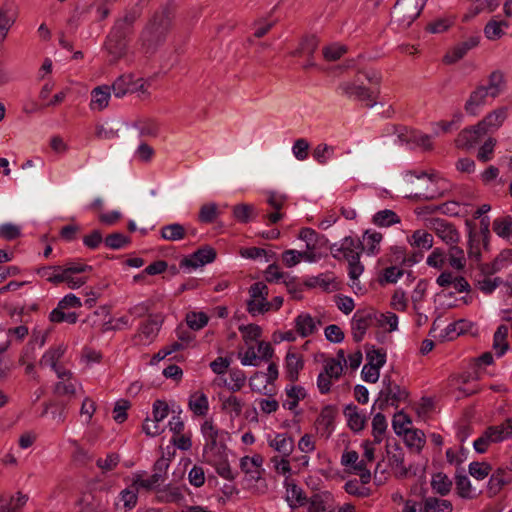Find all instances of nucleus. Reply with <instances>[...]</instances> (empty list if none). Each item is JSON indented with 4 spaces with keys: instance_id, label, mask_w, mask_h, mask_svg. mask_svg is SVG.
I'll return each instance as SVG.
<instances>
[{
    "instance_id": "obj_42",
    "label": "nucleus",
    "mask_w": 512,
    "mask_h": 512,
    "mask_svg": "<svg viewBox=\"0 0 512 512\" xmlns=\"http://www.w3.org/2000/svg\"><path fill=\"white\" fill-rule=\"evenodd\" d=\"M449 263L450 265L458 270L463 269L465 264L464 251L456 244L449 248Z\"/></svg>"
},
{
    "instance_id": "obj_40",
    "label": "nucleus",
    "mask_w": 512,
    "mask_h": 512,
    "mask_svg": "<svg viewBox=\"0 0 512 512\" xmlns=\"http://www.w3.org/2000/svg\"><path fill=\"white\" fill-rule=\"evenodd\" d=\"M15 22V18L9 15V9L3 6L0 9V42H3L9 29Z\"/></svg>"
},
{
    "instance_id": "obj_52",
    "label": "nucleus",
    "mask_w": 512,
    "mask_h": 512,
    "mask_svg": "<svg viewBox=\"0 0 512 512\" xmlns=\"http://www.w3.org/2000/svg\"><path fill=\"white\" fill-rule=\"evenodd\" d=\"M334 154V147L327 144H319L313 151V157L317 162L324 164Z\"/></svg>"
},
{
    "instance_id": "obj_44",
    "label": "nucleus",
    "mask_w": 512,
    "mask_h": 512,
    "mask_svg": "<svg viewBox=\"0 0 512 512\" xmlns=\"http://www.w3.org/2000/svg\"><path fill=\"white\" fill-rule=\"evenodd\" d=\"M49 319L54 323L66 321L70 324H74L78 319V315L75 312L65 313L64 309L57 307L50 313Z\"/></svg>"
},
{
    "instance_id": "obj_64",
    "label": "nucleus",
    "mask_w": 512,
    "mask_h": 512,
    "mask_svg": "<svg viewBox=\"0 0 512 512\" xmlns=\"http://www.w3.org/2000/svg\"><path fill=\"white\" fill-rule=\"evenodd\" d=\"M217 216L216 204L203 205L199 212V219L204 223H211Z\"/></svg>"
},
{
    "instance_id": "obj_49",
    "label": "nucleus",
    "mask_w": 512,
    "mask_h": 512,
    "mask_svg": "<svg viewBox=\"0 0 512 512\" xmlns=\"http://www.w3.org/2000/svg\"><path fill=\"white\" fill-rule=\"evenodd\" d=\"M271 308L272 303H269V301H263L257 298H250L247 301V311L252 315H255L256 313H265Z\"/></svg>"
},
{
    "instance_id": "obj_57",
    "label": "nucleus",
    "mask_w": 512,
    "mask_h": 512,
    "mask_svg": "<svg viewBox=\"0 0 512 512\" xmlns=\"http://www.w3.org/2000/svg\"><path fill=\"white\" fill-rule=\"evenodd\" d=\"M484 34L489 40H497L504 35L498 21L492 19L484 27Z\"/></svg>"
},
{
    "instance_id": "obj_36",
    "label": "nucleus",
    "mask_w": 512,
    "mask_h": 512,
    "mask_svg": "<svg viewBox=\"0 0 512 512\" xmlns=\"http://www.w3.org/2000/svg\"><path fill=\"white\" fill-rule=\"evenodd\" d=\"M412 245L429 250L433 246V236L422 230H416L413 232L412 236Z\"/></svg>"
},
{
    "instance_id": "obj_8",
    "label": "nucleus",
    "mask_w": 512,
    "mask_h": 512,
    "mask_svg": "<svg viewBox=\"0 0 512 512\" xmlns=\"http://www.w3.org/2000/svg\"><path fill=\"white\" fill-rule=\"evenodd\" d=\"M486 134L487 131L478 122L474 126L463 129L455 139V144L458 148H471Z\"/></svg>"
},
{
    "instance_id": "obj_54",
    "label": "nucleus",
    "mask_w": 512,
    "mask_h": 512,
    "mask_svg": "<svg viewBox=\"0 0 512 512\" xmlns=\"http://www.w3.org/2000/svg\"><path fill=\"white\" fill-rule=\"evenodd\" d=\"M347 52V48L344 45H330L323 48V56L327 61H336Z\"/></svg>"
},
{
    "instance_id": "obj_58",
    "label": "nucleus",
    "mask_w": 512,
    "mask_h": 512,
    "mask_svg": "<svg viewBox=\"0 0 512 512\" xmlns=\"http://www.w3.org/2000/svg\"><path fill=\"white\" fill-rule=\"evenodd\" d=\"M343 371V366L340 361H336V359H328L324 365V373L327 374L331 378L338 379Z\"/></svg>"
},
{
    "instance_id": "obj_31",
    "label": "nucleus",
    "mask_w": 512,
    "mask_h": 512,
    "mask_svg": "<svg viewBox=\"0 0 512 512\" xmlns=\"http://www.w3.org/2000/svg\"><path fill=\"white\" fill-rule=\"evenodd\" d=\"M186 231L183 225L173 223L163 226L161 229V236L168 241H177L185 237Z\"/></svg>"
},
{
    "instance_id": "obj_60",
    "label": "nucleus",
    "mask_w": 512,
    "mask_h": 512,
    "mask_svg": "<svg viewBox=\"0 0 512 512\" xmlns=\"http://www.w3.org/2000/svg\"><path fill=\"white\" fill-rule=\"evenodd\" d=\"M239 330L243 333L245 342L257 340L261 336V327L256 324L242 325Z\"/></svg>"
},
{
    "instance_id": "obj_59",
    "label": "nucleus",
    "mask_w": 512,
    "mask_h": 512,
    "mask_svg": "<svg viewBox=\"0 0 512 512\" xmlns=\"http://www.w3.org/2000/svg\"><path fill=\"white\" fill-rule=\"evenodd\" d=\"M369 364H374L376 367H382L386 362V352L383 349H371L366 353Z\"/></svg>"
},
{
    "instance_id": "obj_25",
    "label": "nucleus",
    "mask_w": 512,
    "mask_h": 512,
    "mask_svg": "<svg viewBox=\"0 0 512 512\" xmlns=\"http://www.w3.org/2000/svg\"><path fill=\"white\" fill-rule=\"evenodd\" d=\"M133 85V76L129 75H121L119 76L110 87L113 90V93L116 97H123L128 92H134L131 89Z\"/></svg>"
},
{
    "instance_id": "obj_9",
    "label": "nucleus",
    "mask_w": 512,
    "mask_h": 512,
    "mask_svg": "<svg viewBox=\"0 0 512 512\" xmlns=\"http://www.w3.org/2000/svg\"><path fill=\"white\" fill-rule=\"evenodd\" d=\"M201 432L206 439V444L203 449V456L208 462H211L210 454L217 449V438L219 435L218 429L215 427L211 420H206L201 426Z\"/></svg>"
},
{
    "instance_id": "obj_7",
    "label": "nucleus",
    "mask_w": 512,
    "mask_h": 512,
    "mask_svg": "<svg viewBox=\"0 0 512 512\" xmlns=\"http://www.w3.org/2000/svg\"><path fill=\"white\" fill-rule=\"evenodd\" d=\"M374 319H376V314L373 311H357L354 314L352 319V335L355 342L362 341Z\"/></svg>"
},
{
    "instance_id": "obj_5",
    "label": "nucleus",
    "mask_w": 512,
    "mask_h": 512,
    "mask_svg": "<svg viewBox=\"0 0 512 512\" xmlns=\"http://www.w3.org/2000/svg\"><path fill=\"white\" fill-rule=\"evenodd\" d=\"M480 41L479 35H472L468 39L457 43L443 57L445 64H454L465 57L471 49L475 48Z\"/></svg>"
},
{
    "instance_id": "obj_61",
    "label": "nucleus",
    "mask_w": 512,
    "mask_h": 512,
    "mask_svg": "<svg viewBox=\"0 0 512 512\" xmlns=\"http://www.w3.org/2000/svg\"><path fill=\"white\" fill-rule=\"evenodd\" d=\"M309 147L310 145L307 140L303 138L297 139L292 147L294 156L300 161L305 160L308 157Z\"/></svg>"
},
{
    "instance_id": "obj_39",
    "label": "nucleus",
    "mask_w": 512,
    "mask_h": 512,
    "mask_svg": "<svg viewBox=\"0 0 512 512\" xmlns=\"http://www.w3.org/2000/svg\"><path fill=\"white\" fill-rule=\"evenodd\" d=\"M403 274V270L397 268L396 266H390L382 271V274L378 278V282L381 286H384L388 283L394 284Z\"/></svg>"
},
{
    "instance_id": "obj_27",
    "label": "nucleus",
    "mask_w": 512,
    "mask_h": 512,
    "mask_svg": "<svg viewBox=\"0 0 512 512\" xmlns=\"http://www.w3.org/2000/svg\"><path fill=\"white\" fill-rule=\"evenodd\" d=\"M269 444L272 448L286 457L292 453L294 447L293 439L286 437L285 434H277L275 439L271 440Z\"/></svg>"
},
{
    "instance_id": "obj_34",
    "label": "nucleus",
    "mask_w": 512,
    "mask_h": 512,
    "mask_svg": "<svg viewBox=\"0 0 512 512\" xmlns=\"http://www.w3.org/2000/svg\"><path fill=\"white\" fill-rule=\"evenodd\" d=\"M373 222L378 226H391L393 224L399 223L400 218L397 214L389 209H385L377 212L373 217Z\"/></svg>"
},
{
    "instance_id": "obj_13",
    "label": "nucleus",
    "mask_w": 512,
    "mask_h": 512,
    "mask_svg": "<svg viewBox=\"0 0 512 512\" xmlns=\"http://www.w3.org/2000/svg\"><path fill=\"white\" fill-rule=\"evenodd\" d=\"M484 87L490 93V97H498L506 88L505 74L501 70H495L488 76V83Z\"/></svg>"
},
{
    "instance_id": "obj_53",
    "label": "nucleus",
    "mask_w": 512,
    "mask_h": 512,
    "mask_svg": "<svg viewBox=\"0 0 512 512\" xmlns=\"http://www.w3.org/2000/svg\"><path fill=\"white\" fill-rule=\"evenodd\" d=\"M495 145L496 139L492 137L488 138L478 150V160L482 162H487L491 160Z\"/></svg>"
},
{
    "instance_id": "obj_62",
    "label": "nucleus",
    "mask_w": 512,
    "mask_h": 512,
    "mask_svg": "<svg viewBox=\"0 0 512 512\" xmlns=\"http://www.w3.org/2000/svg\"><path fill=\"white\" fill-rule=\"evenodd\" d=\"M354 96L359 101H366L367 107H373L376 105L375 97L373 96V93L366 87L357 85L356 90L354 92Z\"/></svg>"
},
{
    "instance_id": "obj_2",
    "label": "nucleus",
    "mask_w": 512,
    "mask_h": 512,
    "mask_svg": "<svg viewBox=\"0 0 512 512\" xmlns=\"http://www.w3.org/2000/svg\"><path fill=\"white\" fill-rule=\"evenodd\" d=\"M170 23V12L164 9L160 14H155L147 24L140 37L142 49L146 54L155 53L157 47L164 42Z\"/></svg>"
},
{
    "instance_id": "obj_46",
    "label": "nucleus",
    "mask_w": 512,
    "mask_h": 512,
    "mask_svg": "<svg viewBox=\"0 0 512 512\" xmlns=\"http://www.w3.org/2000/svg\"><path fill=\"white\" fill-rule=\"evenodd\" d=\"M491 469V465L486 462H472L469 465L470 475L478 480L486 478L489 475Z\"/></svg>"
},
{
    "instance_id": "obj_35",
    "label": "nucleus",
    "mask_w": 512,
    "mask_h": 512,
    "mask_svg": "<svg viewBox=\"0 0 512 512\" xmlns=\"http://www.w3.org/2000/svg\"><path fill=\"white\" fill-rule=\"evenodd\" d=\"M189 407L197 416H205L208 412V399L205 394L193 395L189 400Z\"/></svg>"
},
{
    "instance_id": "obj_11",
    "label": "nucleus",
    "mask_w": 512,
    "mask_h": 512,
    "mask_svg": "<svg viewBox=\"0 0 512 512\" xmlns=\"http://www.w3.org/2000/svg\"><path fill=\"white\" fill-rule=\"evenodd\" d=\"M490 96L488 90L484 87V85H478L469 95V98L465 102L464 109L465 111L475 116L477 114V109L486 103V99Z\"/></svg>"
},
{
    "instance_id": "obj_19",
    "label": "nucleus",
    "mask_w": 512,
    "mask_h": 512,
    "mask_svg": "<svg viewBox=\"0 0 512 512\" xmlns=\"http://www.w3.org/2000/svg\"><path fill=\"white\" fill-rule=\"evenodd\" d=\"M336 414L337 409L334 406L327 405L322 409L317 418L316 423L324 430L326 438H328L331 433Z\"/></svg>"
},
{
    "instance_id": "obj_38",
    "label": "nucleus",
    "mask_w": 512,
    "mask_h": 512,
    "mask_svg": "<svg viewBox=\"0 0 512 512\" xmlns=\"http://www.w3.org/2000/svg\"><path fill=\"white\" fill-rule=\"evenodd\" d=\"M381 396H387L391 400V405L397 407L398 402L406 400L408 392L395 384L391 389L381 390Z\"/></svg>"
},
{
    "instance_id": "obj_33",
    "label": "nucleus",
    "mask_w": 512,
    "mask_h": 512,
    "mask_svg": "<svg viewBox=\"0 0 512 512\" xmlns=\"http://www.w3.org/2000/svg\"><path fill=\"white\" fill-rule=\"evenodd\" d=\"M254 210L253 205L240 203L233 207V217L241 223H248L254 217Z\"/></svg>"
},
{
    "instance_id": "obj_47",
    "label": "nucleus",
    "mask_w": 512,
    "mask_h": 512,
    "mask_svg": "<svg viewBox=\"0 0 512 512\" xmlns=\"http://www.w3.org/2000/svg\"><path fill=\"white\" fill-rule=\"evenodd\" d=\"M345 491L350 494L357 497H368L370 495V489L365 487L363 484L359 485L358 480H349L345 483L344 486Z\"/></svg>"
},
{
    "instance_id": "obj_63",
    "label": "nucleus",
    "mask_w": 512,
    "mask_h": 512,
    "mask_svg": "<svg viewBox=\"0 0 512 512\" xmlns=\"http://www.w3.org/2000/svg\"><path fill=\"white\" fill-rule=\"evenodd\" d=\"M159 498L165 502L179 503L184 499V496L178 487H169L161 492Z\"/></svg>"
},
{
    "instance_id": "obj_6",
    "label": "nucleus",
    "mask_w": 512,
    "mask_h": 512,
    "mask_svg": "<svg viewBox=\"0 0 512 512\" xmlns=\"http://www.w3.org/2000/svg\"><path fill=\"white\" fill-rule=\"evenodd\" d=\"M216 250L211 246H204L195 251L192 255L184 257L180 261V267L198 268L211 263L216 259Z\"/></svg>"
},
{
    "instance_id": "obj_10",
    "label": "nucleus",
    "mask_w": 512,
    "mask_h": 512,
    "mask_svg": "<svg viewBox=\"0 0 512 512\" xmlns=\"http://www.w3.org/2000/svg\"><path fill=\"white\" fill-rule=\"evenodd\" d=\"M163 323V317L160 314L149 315L146 322L142 323L139 328V334L135 335V338H145L147 342H152L157 336Z\"/></svg>"
},
{
    "instance_id": "obj_30",
    "label": "nucleus",
    "mask_w": 512,
    "mask_h": 512,
    "mask_svg": "<svg viewBox=\"0 0 512 512\" xmlns=\"http://www.w3.org/2000/svg\"><path fill=\"white\" fill-rule=\"evenodd\" d=\"M431 486L435 492L444 496L447 495L452 487V481L442 472L433 475Z\"/></svg>"
},
{
    "instance_id": "obj_15",
    "label": "nucleus",
    "mask_w": 512,
    "mask_h": 512,
    "mask_svg": "<svg viewBox=\"0 0 512 512\" xmlns=\"http://www.w3.org/2000/svg\"><path fill=\"white\" fill-rule=\"evenodd\" d=\"M304 362L300 354L288 352L286 355V373L291 382H296L299 377L300 370L303 369Z\"/></svg>"
},
{
    "instance_id": "obj_48",
    "label": "nucleus",
    "mask_w": 512,
    "mask_h": 512,
    "mask_svg": "<svg viewBox=\"0 0 512 512\" xmlns=\"http://www.w3.org/2000/svg\"><path fill=\"white\" fill-rule=\"evenodd\" d=\"M135 126L141 136L155 137L158 133L157 123L150 119L137 121Z\"/></svg>"
},
{
    "instance_id": "obj_24",
    "label": "nucleus",
    "mask_w": 512,
    "mask_h": 512,
    "mask_svg": "<svg viewBox=\"0 0 512 512\" xmlns=\"http://www.w3.org/2000/svg\"><path fill=\"white\" fill-rule=\"evenodd\" d=\"M404 441L408 447L420 452L425 444V434L418 429H406L404 430Z\"/></svg>"
},
{
    "instance_id": "obj_17",
    "label": "nucleus",
    "mask_w": 512,
    "mask_h": 512,
    "mask_svg": "<svg viewBox=\"0 0 512 512\" xmlns=\"http://www.w3.org/2000/svg\"><path fill=\"white\" fill-rule=\"evenodd\" d=\"M344 415L348 419V426L353 431H361L365 427L366 418L358 412L357 406L350 404L344 409Z\"/></svg>"
},
{
    "instance_id": "obj_23",
    "label": "nucleus",
    "mask_w": 512,
    "mask_h": 512,
    "mask_svg": "<svg viewBox=\"0 0 512 512\" xmlns=\"http://www.w3.org/2000/svg\"><path fill=\"white\" fill-rule=\"evenodd\" d=\"M508 336V327L505 325H500L493 337V348L496 350L497 356H502L509 348V344L507 342Z\"/></svg>"
},
{
    "instance_id": "obj_18",
    "label": "nucleus",
    "mask_w": 512,
    "mask_h": 512,
    "mask_svg": "<svg viewBox=\"0 0 512 512\" xmlns=\"http://www.w3.org/2000/svg\"><path fill=\"white\" fill-rule=\"evenodd\" d=\"M507 426H489L484 432L488 435L491 443L500 442L510 436H512V420H506Z\"/></svg>"
},
{
    "instance_id": "obj_20",
    "label": "nucleus",
    "mask_w": 512,
    "mask_h": 512,
    "mask_svg": "<svg viewBox=\"0 0 512 512\" xmlns=\"http://www.w3.org/2000/svg\"><path fill=\"white\" fill-rule=\"evenodd\" d=\"M285 485L287 490L286 500L288 501L290 507L293 508L296 505L303 506L308 502L303 490L294 482L286 481Z\"/></svg>"
},
{
    "instance_id": "obj_4",
    "label": "nucleus",
    "mask_w": 512,
    "mask_h": 512,
    "mask_svg": "<svg viewBox=\"0 0 512 512\" xmlns=\"http://www.w3.org/2000/svg\"><path fill=\"white\" fill-rule=\"evenodd\" d=\"M428 227L447 245L452 246L460 240V234L455 226L444 219L433 218L429 221Z\"/></svg>"
},
{
    "instance_id": "obj_32",
    "label": "nucleus",
    "mask_w": 512,
    "mask_h": 512,
    "mask_svg": "<svg viewBox=\"0 0 512 512\" xmlns=\"http://www.w3.org/2000/svg\"><path fill=\"white\" fill-rule=\"evenodd\" d=\"M318 47V39L314 35L305 36L298 47L297 50L293 52L294 56L298 55H308L311 57Z\"/></svg>"
},
{
    "instance_id": "obj_55",
    "label": "nucleus",
    "mask_w": 512,
    "mask_h": 512,
    "mask_svg": "<svg viewBox=\"0 0 512 512\" xmlns=\"http://www.w3.org/2000/svg\"><path fill=\"white\" fill-rule=\"evenodd\" d=\"M457 493L462 498H471V483L466 475H456Z\"/></svg>"
},
{
    "instance_id": "obj_50",
    "label": "nucleus",
    "mask_w": 512,
    "mask_h": 512,
    "mask_svg": "<svg viewBox=\"0 0 512 512\" xmlns=\"http://www.w3.org/2000/svg\"><path fill=\"white\" fill-rule=\"evenodd\" d=\"M243 402L234 395H231L223 400L222 409L228 413H234L239 416L242 412Z\"/></svg>"
},
{
    "instance_id": "obj_56",
    "label": "nucleus",
    "mask_w": 512,
    "mask_h": 512,
    "mask_svg": "<svg viewBox=\"0 0 512 512\" xmlns=\"http://www.w3.org/2000/svg\"><path fill=\"white\" fill-rule=\"evenodd\" d=\"M160 481H162V475L160 473H153L148 479H141L140 476H137V478L133 481V486L136 487H142L145 489H152L154 488Z\"/></svg>"
},
{
    "instance_id": "obj_51",
    "label": "nucleus",
    "mask_w": 512,
    "mask_h": 512,
    "mask_svg": "<svg viewBox=\"0 0 512 512\" xmlns=\"http://www.w3.org/2000/svg\"><path fill=\"white\" fill-rule=\"evenodd\" d=\"M91 270L92 266L90 265L74 262L67 263L65 267L55 266L54 268V271H61V273H65L66 275L78 274Z\"/></svg>"
},
{
    "instance_id": "obj_45",
    "label": "nucleus",
    "mask_w": 512,
    "mask_h": 512,
    "mask_svg": "<svg viewBox=\"0 0 512 512\" xmlns=\"http://www.w3.org/2000/svg\"><path fill=\"white\" fill-rule=\"evenodd\" d=\"M87 281L86 277L74 278L72 275H66L65 273H61L59 276H54L50 278V282L53 284H59L62 282H66L68 286L72 289L79 288L84 285Z\"/></svg>"
},
{
    "instance_id": "obj_21",
    "label": "nucleus",
    "mask_w": 512,
    "mask_h": 512,
    "mask_svg": "<svg viewBox=\"0 0 512 512\" xmlns=\"http://www.w3.org/2000/svg\"><path fill=\"white\" fill-rule=\"evenodd\" d=\"M299 238L305 241L308 250H316L325 242L324 237L311 228H302L299 232Z\"/></svg>"
},
{
    "instance_id": "obj_16",
    "label": "nucleus",
    "mask_w": 512,
    "mask_h": 512,
    "mask_svg": "<svg viewBox=\"0 0 512 512\" xmlns=\"http://www.w3.org/2000/svg\"><path fill=\"white\" fill-rule=\"evenodd\" d=\"M65 351L66 347L63 345L50 348L42 355L41 359L39 360V366H49L55 370L58 367V362L63 357Z\"/></svg>"
},
{
    "instance_id": "obj_3",
    "label": "nucleus",
    "mask_w": 512,
    "mask_h": 512,
    "mask_svg": "<svg viewBox=\"0 0 512 512\" xmlns=\"http://www.w3.org/2000/svg\"><path fill=\"white\" fill-rule=\"evenodd\" d=\"M427 0H397L393 17L403 27H409L417 19L423 10Z\"/></svg>"
},
{
    "instance_id": "obj_29",
    "label": "nucleus",
    "mask_w": 512,
    "mask_h": 512,
    "mask_svg": "<svg viewBox=\"0 0 512 512\" xmlns=\"http://www.w3.org/2000/svg\"><path fill=\"white\" fill-rule=\"evenodd\" d=\"M493 231L502 238L512 237V216L496 218L493 221Z\"/></svg>"
},
{
    "instance_id": "obj_12",
    "label": "nucleus",
    "mask_w": 512,
    "mask_h": 512,
    "mask_svg": "<svg viewBox=\"0 0 512 512\" xmlns=\"http://www.w3.org/2000/svg\"><path fill=\"white\" fill-rule=\"evenodd\" d=\"M508 115L507 107H499L488 113L481 121L480 126L484 127L487 133L498 130Z\"/></svg>"
},
{
    "instance_id": "obj_26",
    "label": "nucleus",
    "mask_w": 512,
    "mask_h": 512,
    "mask_svg": "<svg viewBox=\"0 0 512 512\" xmlns=\"http://www.w3.org/2000/svg\"><path fill=\"white\" fill-rule=\"evenodd\" d=\"M425 512H451L452 503L446 499L427 497L424 499Z\"/></svg>"
},
{
    "instance_id": "obj_14",
    "label": "nucleus",
    "mask_w": 512,
    "mask_h": 512,
    "mask_svg": "<svg viewBox=\"0 0 512 512\" xmlns=\"http://www.w3.org/2000/svg\"><path fill=\"white\" fill-rule=\"evenodd\" d=\"M90 107L94 110H103L108 106L111 96V88L108 85L98 86L91 92Z\"/></svg>"
},
{
    "instance_id": "obj_43",
    "label": "nucleus",
    "mask_w": 512,
    "mask_h": 512,
    "mask_svg": "<svg viewBox=\"0 0 512 512\" xmlns=\"http://www.w3.org/2000/svg\"><path fill=\"white\" fill-rule=\"evenodd\" d=\"M208 316L203 312H190L186 315L187 325L193 330H200L208 323Z\"/></svg>"
},
{
    "instance_id": "obj_41",
    "label": "nucleus",
    "mask_w": 512,
    "mask_h": 512,
    "mask_svg": "<svg viewBox=\"0 0 512 512\" xmlns=\"http://www.w3.org/2000/svg\"><path fill=\"white\" fill-rule=\"evenodd\" d=\"M130 243V238L122 233L115 232L106 236L105 245L111 249H121Z\"/></svg>"
},
{
    "instance_id": "obj_37",
    "label": "nucleus",
    "mask_w": 512,
    "mask_h": 512,
    "mask_svg": "<svg viewBox=\"0 0 512 512\" xmlns=\"http://www.w3.org/2000/svg\"><path fill=\"white\" fill-rule=\"evenodd\" d=\"M263 463V457L261 455H254L253 457L245 456L241 459L240 466L245 473H256L259 475V468Z\"/></svg>"
},
{
    "instance_id": "obj_28",
    "label": "nucleus",
    "mask_w": 512,
    "mask_h": 512,
    "mask_svg": "<svg viewBox=\"0 0 512 512\" xmlns=\"http://www.w3.org/2000/svg\"><path fill=\"white\" fill-rule=\"evenodd\" d=\"M296 331L302 337H307L314 333L316 326L313 318L309 314H301L296 320Z\"/></svg>"
},
{
    "instance_id": "obj_1",
    "label": "nucleus",
    "mask_w": 512,
    "mask_h": 512,
    "mask_svg": "<svg viewBox=\"0 0 512 512\" xmlns=\"http://www.w3.org/2000/svg\"><path fill=\"white\" fill-rule=\"evenodd\" d=\"M139 17V11L130 10L115 22L104 43L110 65L116 64L128 55V37L133 33L134 23Z\"/></svg>"
},
{
    "instance_id": "obj_22",
    "label": "nucleus",
    "mask_w": 512,
    "mask_h": 512,
    "mask_svg": "<svg viewBox=\"0 0 512 512\" xmlns=\"http://www.w3.org/2000/svg\"><path fill=\"white\" fill-rule=\"evenodd\" d=\"M364 249L363 244L360 241H355L352 237H345L336 252L343 253L344 258L349 261L351 255H359Z\"/></svg>"
}]
</instances>
